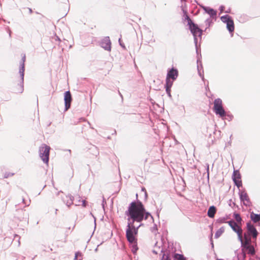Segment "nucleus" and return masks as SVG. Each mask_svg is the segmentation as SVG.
Here are the masks:
<instances>
[{"label":"nucleus","mask_w":260,"mask_h":260,"mask_svg":"<svg viewBox=\"0 0 260 260\" xmlns=\"http://www.w3.org/2000/svg\"><path fill=\"white\" fill-rule=\"evenodd\" d=\"M125 214L127 216L126 238L129 243H134L137 241L136 236L138 234L139 228L143 225L141 223L138 225V226H136L135 224V222H141L143 219H148L149 217L153 221V217L149 212L146 211L144 206L139 200L131 202Z\"/></svg>","instance_id":"f257e3e1"},{"label":"nucleus","mask_w":260,"mask_h":260,"mask_svg":"<svg viewBox=\"0 0 260 260\" xmlns=\"http://www.w3.org/2000/svg\"><path fill=\"white\" fill-rule=\"evenodd\" d=\"M213 104V110L216 115H218L219 117L222 118V119H224L226 116L228 117V119L229 121H231L233 119L234 116L233 115L231 114H227L225 112L222 105V100L220 99H216Z\"/></svg>","instance_id":"f03ea898"},{"label":"nucleus","mask_w":260,"mask_h":260,"mask_svg":"<svg viewBox=\"0 0 260 260\" xmlns=\"http://www.w3.org/2000/svg\"><path fill=\"white\" fill-rule=\"evenodd\" d=\"M190 25L188 26L189 27V29L193 36L194 44L197 45V44H198L197 37L198 36L200 38L202 37L203 30L200 28L199 26L194 23L193 21H190Z\"/></svg>","instance_id":"7ed1b4c3"},{"label":"nucleus","mask_w":260,"mask_h":260,"mask_svg":"<svg viewBox=\"0 0 260 260\" xmlns=\"http://www.w3.org/2000/svg\"><path fill=\"white\" fill-rule=\"evenodd\" d=\"M25 61V55L22 57L21 61L20 62L19 67V74L20 76V80L18 86L19 88L18 89V92L22 93L23 91V81H24V62Z\"/></svg>","instance_id":"20e7f679"},{"label":"nucleus","mask_w":260,"mask_h":260,"mask_svg":"<svg viewBox=\"0 0 260 260\" xmlns=\"http://www.w3.org/2000/svg\"><path fill=\"white\" fill-rule=\"evenodd\" d=\"M50 147L46 144H43L39 148V155L44 163L48 164L49 161Z\"/></svg>","instance_id":"39448f33"},{"label":"nucleus","mask_w":260,"mask_h":260,"mask_svg":"<svg viewBox=\"0 0 260 260\" xmlns=\"http://www.w3.org/2000/svg\"><path fill=\"white\" fill-rule=\"evenodd\" d=\"M220 19L223 23H226V28L230 33L234 31L235 25L234 21L230 16L228 15L222 16L220 17Z\"/></svg>","instance_id":"423d86ee"},{"label":"nucleus","mask_w":260,"mask_h":260,"mask_svg":"<svg viewBox=\"0 0 260 260\" xmlns=\"http://www.w3.org/2000/svg\"><path fill=\"white\" fill-rule=\"evenodd\" d=\"M227 223L229 224V226L232 228V229L237 233L238 235V238L241 239V234H242L243 232L241 226L233 219L228 221Z\"/></svg>","instance_id":"0eeeda50"},{"label":"nucleus","mask_w":260,"mask_h":260,"mask_svg":"<svg viewBox=\"0 0 260 260\" xmlns=\"http://www.w3.org/2000/svg\"><path fill=\"white\" fill-rule=\"evenodd\" d=\"M239 195L240 201L243 203V204L246 206H250L251 205V202L250 199L245 191V190L240 191L239 189Z\"/></svg>","instance_id":"6e6552de"},{"label":"nucleus","mask_w":260,"mask_h":260,"mask_svg":"<svg viewBox=\"0 0 260 260\" xmlns=\"http://www.w3.org/2000/svg\"><path fill=\"white\" fill-rule=\"evenodd\" d=\"M247 234L250 235L251 237L256 239L258 235V232L254 226L250 222H247L246 224Z\"/></svg>","instance_id":"1a4fd4ad"},{"label":"nucleus","mask_w":260,"mask_h":260,"mask_svg":"<svg viewBox=\"0 0 260 260\" xmlns=\"http://www.w3.org/2000/svg\"><path fill=\"white\" fill-rule=\"evenodd\" d=\"M72 101V95L70 91H67L64 93V110L67 111L71 107Z\"/></svg>","instance_id":"9d476101"},{"label":"nucleus","mask_w":260,"mask_h":260,"mask_svg":"<svg viewBox=\"0 0 260 260\" xmlns=\"http://www.w3.org/2000/svg\"><path fill=\"white\" fill-rule=\"evenodd\" d=\"M101 46L105 50L110 51L111 50V43L109 37H106L101 42Z\"/></svg>","instance_id":"9b49d317"},{"label":"nucleus","mask_w":260,"mask_h":260,"mask_svg":"<svg viewBox=\"0 0 260 260\" xmlns=\"http://www.w3.org/2000/svg\"><path fill=\"white\" fill-rule=\"evenodd\" d=\"M242 250L245 251L247 254L250 255H254L255 254V250L253 245L251 244H248V245H244L241 246Z\"/></svg>","instance_id":"f8f14e48"},{"label":"nucleus","mask_w":260,"mask_h":260,"mask_svg":"<svg viewBox=\"0 0 260 260\" xmlns=\"http://www.w3.org/2000/svg\"><path fill=\"white\" fill-rule=\"evenodd\" d=\"M240 241L241 246L244 245H248V244L252 243V239L250 235L246 233L244 234V239H243L242 234H241V239H238Z\"/></svg>","instance_id":"ddd939ff"},{"label":"nucleus","mask_w":260,"mask_h":260,"mask_svg":"<svg viewBox=\"0 0 260 260\" xmlns=\"http://www.w3.org/2000/svg\"><path fill=\"white\" fill-rule=\"evenodd\" d=\"M178 76V71L177 69L172 68L168 71L167 78L175 80Z\"/></svg>","instance_id":"4468645a"},{"label":"nucleus","mask_w":260,"mask_h":260,"mask_svg":"<svg viewBox=\"0 0 260 260\" xmlns=\"http://www.w3.org/2000/svg\"><path fill=\"white\" fill-rule=\"evenodd\" d=\"M196 46V53L197 54V63H198V70L199 72V75L201 77L202 75L201 73V70L203 69V67L202 65L201 61V51L199 52V49L198 48L197 44H195Z\"/></svg>","instance_id":"2eb2a0df"},{"label":"nucleus","mask_w":260,"mask_h":260,"mask_svg":"<svg viewBox=\"0 0 260 260\" xmlns=\"http://www.w3.org/2000/svg\"><path fill=\"white\" fill-rule=\"evenodd\" d=\"M61 198L63 202L69 207L73 204L74 198L71 194L66 196L65 197H61Z\"/></svg>","instance_id":"dca6fc26"},{"label":"nucleus","mask_w":260,"mask_h":260,"mask_svg":"<svg viewBox=\"0 0 260 260\" xmlns=\"http://www.w3.org/2000/svg\"><path fill=\"white\" fill-rule=\"evenodd\" d=\"M203 9L206 13L210 15V17L213 18L214 17H215L217 15V11L212 8H211L208 7L204 6L203 7Z\"/></svg>","instance_id":"f3484780"},{"label":"nucleus","mask_w":260,"mask_h":260,"mask_svg":"<svg viewBox=\"0 0 260 260\" xmlns=\"http://www.w3.org/2000/svg\"><path fill=\"white\" fill-rule=\"evenodd\" d=\"M216 208L214 206H210L207 212V215L210 218H214L215 216V214L216 213Z\"/></svg>","instance_id":"a211bd4d"},{"label":"nucleus","mask_w":260,"mask_h":260,"mask_svg":"<svg viewBox=\"0 0 260 260\" xmlns=\"http://www.w3.org/2000/svg\"><path fill=\"white\" fill-rule=\"evenodd\" d=\"M182 7V12L183 13L182 19L183 21L187 20V25H190L191 24L190 21H193L190 19V18L188 16L187 11L185 10L182 7Z\"/></svg>","instance_id":"6ab92c4d"},{"label":"nucleus","mask_w":260,"mask_h":260,"mask_svg":"<svg viewBox=\"0 0 260 260\" xmlns=\"http://www.w3.org/2000/svg\"><path fill=\"white\" fill-rule=\"evenodd\" d=\"M145 38H146L148 43L155 42V40L153 39V33L151 30H150L148 29L147 30V33L145 35Z\"/></svg>","instance_id":"aec40b11"},{"label":"nucleus","mask_w":260,"mask_h":260,"mask_svg":"<svg viewBox=\"0 0 260 260\" xmlns=\"http://www.w3.org/2000/svg\"><path fill=\"white\" fill-rule=\"evenodd\" d=\"M232 179L234 180H241V175L239 170H234L232 175Z\"/></svg>","instance_id":"412c9836"},{"label":"nucleus","mask_w":260,"mask_h":260,"mask_svg":"<svg viewBox=\"0 0 260 260\" xmlns=\"http://www.w3.org/2000/svg\"><path fill=\"white\" fill-rule=\"evenodd\" d=\"M250 218L254 222L260 221V214H255L253 212L250 214Z\"/></svg>","instance_id":"4be33fe9"},{"label":"nucleus","mask_w":260,"mask_h":260,"mask_svg":"<svg viewBox=\"0 0 260 260\" xmlns=\"http://www.w3.org/2000/svg\"><path fill=\"white\" fill-rule=\"evenodd\" d=\"M20 212L22 213V216H19L18 217L19 219L20 220H23L25 219V221H28V214L25 213V211L23 210H20Z\"/></svg>","instance_id":"5701e85b"},{"label":"nucleus","mask_w":260,"mask_h":260,"mask_svg":"<svg viewBox=\"0 0 260 260\" xmlns=\"http://www.w3.org/2000/svg\"><path fill=\"white\" fill-rule=\"evenodd\" d=\"M175 80H172V79L168 78L166 77V84H165V88H171V87H172V86L173 85V82Z\"/></svg>","instance_id":"b1692460"},{"label":"nucleus","mask_w":260,"mask_h":260,"mask_svg":"<svg viewBox=\"0 0 260 260\" xmlns=\"http://www.w3.org/2000/svg\"><path fill=\"white\" fill-rule=\"evenodd\" d=\"M224 232V228L223 226L221 227L219 230H218L215 234V238H218Z\"/></svg>","instance_id":"393cba45"},{"label":"nucleus","mask_w":260,"mask_h":260,"mask_svg":"<svg viewBox=\"0 0 260 260\" xmlns=\"http://www.w3.org/2000/svg\"><path fill=\"white\" fill-rule=\"evenodd\" d=\"M248 17L246 15H242L238 17V20L240 22L244 23L248 20Z\"/></svg>","instance_id":"a878e982"},{"label":"nucleus","mask_w":260,"mask_h":260,"mask_svg":"<svg viewBox=\"0 0 260 260\" xmlns=\"http://www.w3.org/2000/svg\"><path fill=\"white\" fill-rule=\"evenodd\" d=\"M174 260H186V259L183 255L175 253L174 255Z\"/></svg>","instance_id":"bb28decb"},{"label":"nucleus","mask_w":260,"mask_h":260,"mask_svg":"<svg viewBox=\"0 0 260 260\" xmlns=\"http://www.w3.org/2000/svg\"><path fill=\"white\" fill-rule=\"evenodd\" d=\"M234 217L235 219L236 220L237 223L241 224L242 218L239 213H234Z\"/></svg>","instance_id":"cd10ccee"},{"label":"nucleus","mask_w":260,"mask_h":260,"mask_svg":"<svg viewBox=\"0 0 260 260\" xmlns=\"http://www.w3.org/2000/svg\"><path fill=\"white\" fill-rule=\"evenodd\" d=\"M132 246V252H133V253H136V252L137 251L138 249V247L137 246V241L136 242H135L134 243H130Z\"/></svg>","instance_id":"c85d7f7f"},{"label":"nucleus","mask_w":260,"mask_h":260,"mask_svg":"<svg viewBox=\"0 0 260 260\" xmlns=\"http://www.w3.org/2000/svg\"><path fill=\"white\" fill-rule=\"evenodd\" d=\"M233 182H234L235 185L238 188H239L240 187H242V180H234Z\"/></svg>","instance_id":"c756f323"},{"label":"nucleus","mask_w":260,"mask_h":260,"mask_svg":"<svg viewBox=\"0 0 260 260\" xmlns=\"http://www.w3.org/2000/svg\"><path fill=\"white\" fill-rule=\"evenodd\" d=\"M227 222L228 221L225 220L223 217H219L216 220V222L219 223H227Z\"/></svg>","instance_id":"7c9ffc66"},{"label":"nucleus","mask_w":260,"mask_h":260,"mask_svg":"<svg viewBox=\"0 0 260 260\" xmlns=\"http://www.w3.org/2000/svg\"><path fill=\"white\" fill-rule=\"evenodd\" d=\"M161 260H171L169 255H166L165 253L163 254Z\"/></svg>","instance_id":"2f4dec72"},{"label":"nucleus","mask_w":260,"mask_h":260,"mask_svg":"<svg viewBox=\"0 0 260 260\" xmlns=\"http://www.w3.org/2000/svg\"><path fill=\"white\" fill-rule=\"evenodd\" d=\"M166 88V91L167 94H168V96L170 98L172 97L171 94V88Z\"/></svg>","instance_id":"473e14b6"},{"label":"nucleus","mask_w":260,"mask_h":260,"mask_svg":"<svg viewBox=\"0 0 260 260\" xmlns=\"http://www.w3.org/2000/svg\"><path fill=\"white\" fill-rule=\"evenodd\" d=\"M206 172L207 174V178L209 179V165L208 164H206Z\"/></svg>","instance_id":"72a5a7b5"},{"label":"nucleus","mask_w":260,"mask_h":260,"mask_svg":"<svg viewBox=\"0 0 260 260\" xmlns=\"http://www.w3.org/2000/svg\"><path fill=\"white\" fill-rule=\"evenodd\" d=\"M13 175H14V173H6L4 175V178H7L9 177L12 176Z\"/></svg>","instance_id":"f704fd0d"},{"label":"nucleus","mask_w":260,"mask_h":260,"mask_svg":"<svg viewBox=\"0 0 260 260\" xmlns=\"http://www.w3.org/2000/svg\"><path fill=\"white\" fill-rule=\"evenodd\" d=\"M78 256H81V253L79 251L75 253V259H77Z\"/></svg>","instance_id":"c9c22d12"},{"label":"nucleus","mask_w":260,"mask_h":260,"mask_svg":"<svg viewBox=\"0 0 260 260\" xmlns=\"http://www.w3.org/2000/svg\"><path fill=\"white\" fill-rule=\"evenodd\" d=\"M205 22H206V24H208V26H209L210 25V23H211V20L210 19H207Z\"/></svg>","instance_id":"e433bc0d"},{"label":"nucleus","mask_w":260,"mask_h":260,"mask_svg":"<svg viewBox=\"0 0 260 260\" xmlns=\"http://www.w3.org/2000/svg\"><path fill=\"white\" fill-rule=\"evenodd\" d=\"M7 32L9 34V38H11V31L9 27L7 28Z\"/></svg>","instance_id":"4c0bfd02"},{"label":"nucleus","mask_w":260,"mask_h":260,"mask_svg":"<svg viewBox=\"0 0 260 260\" xmlns=\"http://www.w3.org/2000/svg\"><path fill=\"white\" fill-rule=\"evenodd\" d=\"M82 206L84 207H85L87 205V202H86L85 200H82Z\"/></svg>","instance_id":"58836bf2"},{"label":"nucleus","mask_w":260,"mask_h":260,"mask_svg":"<svg viewBox=\"0 0 260 260\" xmlns=\"http://www.w3.org/2000/svg\"><path fill=\"white\" fill-rule=\"evenodd\" d=\"M224 9V7L223 6H220L219 7V10L220 11V12H222Z\"/></svg>","instance_id":"ea45409f"},{"label":"nucleus","mask_w":260,"mask_h":260,"mask_svg":"<svg viewBox=\"0 0 260 260\" xmlns=\"http://www.w3.org/2000/svg\"><path fill=\"white\" fill-rule=\"evenodd\" d=\"M157 225L156 224H154L153 227L152 228V232H153L154 230H157Z\"/></svg>","instance_id":"a19ab883"},{"label":"nucleus","mask_w":260,"mask_h":260,"mask_svg":"<svg viewBox=\"0 0 260 260\" xmlns=\"http://www.w3.org/2000/svg\"><path fill=\"white\" fill-rule=\"evenodd\" d=\"M118 41H119V43L120 45L122 47L124 48L125 47H124V46L122 44V43H121V39H120V38H119V39Z\"/></svg>","instance_id":"79ce46f5"},{"label":"nucleus","mask_w":260,"mask_h":260,"mask_svg":"<svg viewBox=\"0 0 260 260\" xmlns=\"http://www.w3.org/2000/svg\"><path fill=\"white\" fill-rule=\"evenodd\" d=\"M225 218V220L227 221L228 219H229L230 218V216L229 215H226L225 216L223 217Z\"/></svg>","instance_id":"37998d69"},{"label":"nucleus","mask_w":260,"mask_h":260,"mask_svg":"<svg viewBox=\"0 0 260 260\" xmlns=\"http://www.w3.org/2000/svg\"><path fill=\"white\" fill-rule=\"evenodd\" d=\"M141 190H142V191H143L144 192H145V191H146V190L145 188V187H142V188H141Z\"/></svg>","instance_id":"c03bdc74"},{"label":"nucleus","mask_w":260,"mask_h":260,"mask_svg":"<svg viewBox=\"0 0 260 260\" xmlns=\"http://www.w3.org/2000/svg\"><path fill=\"white\" fill-rule=\"evenodd\" d=\"M210 242H211V245H212V247H213V243L212 238H211V239H210Z\"/></svg>","instance_id":"a18cd8bd"},{"label":"nucleus","mask_w":260,"mask_h":260,"mask_svg":"<svg viewBox=\"0 0 260 260\" xmlns=\"http://www.w3.org/2000/svg\"><path fill=\"white\" fill-rule=\"evenodd\" d=\"M28 10H29V14H31L32 12V10L31 8H28Z\"/></svg>","instance_id":"49530a36"},{"label":"nucleus","mask_w":260,"mask_h":260,"mask_svg":"<svg viewBox=\"0 0 260 260\" xmlns=\"http://www.w3.org/2000/svg\"><path fill=\"white\" fill-rule=\"evenodd\" d=\"M144 193H145V198L146 199L147 198V197H148L147 191H145V192H144Z\"/></svg>","instance_id":"de8ad7c7"},{"label":"nucleus","mask_w":260,"mask_h":260,"mask_svg":"<svg viewBox=\"0 0 260 260\" xmlns=\"http://www.w3.org/2000/svg\"><path fill=\"white\" fill-rule=\"evenodd\" d=\"M60 193H63V192H62L61 191H59V192H57V195H58H58H59V194H60Z\"/></svg>","instance_id":"09e8293b"},{"label":"nucleus","mask_w":260,"mask_h":260,"mask_svg":"<svg viewBox=\"0 0 260 260\" xmlns=\"http://www.w3.org/2000/svg\"><path fill=\"white\" fill-rule=\"evenodd\" d=\"M230 9L227 10L225 11V13H230Z\"/></svg>","instance_id":"8fccbe9b"},{"label":"nucleus","mask_w":260,"mask_h":260,"mask_svg":"<svg viewBox=\"0 0 260 260\" xmlns=\"http://www.w3.org/2000/svg\"><path fill=\"white\" fill-rule=\"evenodd\" d=\"M153 252L154 253H157V252L155 251V250H153Z\"/></svg>","instance_id":"3c124183"},{"label":"nucleus","mask_w":260,"mask_h":260,"mask_svg":"<svg viewBox=\"0 0 260 260\" xmlns=\"http://www.w3.org/2000/svg\"><path fill=\"white\" fill-rule=\"evenodd\" d=\"M57 211H58V210H57V209H56V210H55V214H57Z\"/></svg>","instance_id":"603ef678"},{"label":"nucleus","mask_w":260,"mask_h":260,"mask_svg":"<svg viewBox=\"0 0 260 260\" xmlns=\"http://www.w3.org/2000/svg\"><path fill=\"white\" fill-rule=\"evenodd\" d=\"M182 2L183 1H185L186 0H180Z\"/></svg>","instance_id":"864d4df0"},{"label":"nucleus","mask_w":260,"mask_h":260,"mask_svg":"<svg viewBox=\"0 0 260 260\" xmlns=\"http://www.w3.org/2000/svg\"><path fill=\"white\" fill-rule=\"evenodd\" d=\"M94 222H95V218L94 217Z\"/></svg>","instance_id":"5fc2aeb1"}]
</instances>
